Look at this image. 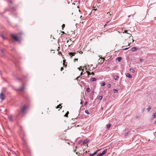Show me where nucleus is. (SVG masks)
<instances>
[{
  "label": "nucleus",
  "instance_id": "f257e3e1",
  "mask_svg": "<svg viewBox=\"0 0 156 156\" xmlns=\"http://www.w3.org/2000/svg\"><path fill=\"white\" fill-rule=\"evenodd\" d=\"M27 108V106L26 105H24L21 108V112L23 113H24Z\"/></svg>",
  "mask_w": 156,
  "mask_h": 156
},
{
  "label": "nucleus",
  "instance_id": "f03ea898",
  "mask_svg": "<svg viewBox=\"0 0 156 156\" xmlns=\"http://www.w3.org/2000/svg\"><path fill=\"white\" fill-rule=\"evenodd\" d=\"M11 36L15 41H18V38L16 36L12 34H11Z\"/></svg>",
  "mask_w": 156,
  "mask_h": 156
},
{
  "label": "nucleus",
  "instance_id": "7ed1b4c3",
  "mask_svg": "<svg viewBox=\"0 0 156 156\" xmlns=\"http://www.w3.org/2000/svg\"><path fill=\"white\" fill-rule=\"evenodd\" d=\"M70 41H67L66 43V45L68 46H70L71 44H72L73 41L71 40V39H69Z\"/></svg>",
  "mask_w": 156,
  "mask_h": 156
},
{
  "label": "nucleus",
  "instance_id": "20e7f679",
  "mask_svg": "<svg viewBox=\"0 0 156 156\" xmlns=\"http://www.w3.org/2000/svg\"><path fill=\"white\" fill-rule=\"evenodd\" d=\"M5 95L2 93H1L0 94V98L3 101L5 99Z\"/></svg>",
  "mask_w": 156,
  "mask_h": 156
},
{
  "label": "nucleus",
  "instance_id": "39448f33",
  "mask_svg": "<svg viewBox=\"0 0 156 156\" xmlns=\"http://www.w3.org/2000/svg\"><path fill=\"white\" fill-rule=\"evenodd\" d=\"M107 151H108L107 149H105L101 153V155L102 156H103V155H104V154H105L107 152Z\"/></svg>",
  "mask_w": 156,
  "mask_h": 156
},
{
  "label": "nucleus",
  "instance_id": "423d86ee",
  "mask_svg": "<svg viewBox=\"0 0 156 156\" xmlns=\"http://www.w3.org/2000/svg\"><path fill=\"white\" fill-rule=\"evenodd\" d=\"M76 54V53L75 52H70L69 53V54L71 57H72L73 56H74Z\"/></svg>",
  "mask_w": 156,
  "mask_h": 156
},
{
  "label": "nucleus",
  "instance_id": "0eeeda50",
  "mask_svg": "<svg viewBox=\"0 0 156 156\" xmlns=\"http://www.w3.org/2000/svg\"><path fill=\"white\" fill-rule=\"evenodd\" d=\"M86 72L87 73L88 76H89L90 74H92L93 75H94V73L93 72H92L91 73L90 72H89L88 71H87Z\"/></svg>",
  "mask_w": 156,
  "mask_h": 156
},
{
  "label": "nucleus",
  "instance_id": "6e6552de",
  "mask_svg": "<svg viewBox=\"0 0 156 156\" xmlns=\"http://www.w3.org/2000/svg\"><path fill=\"white\" fill-rule=\"evenodd\" d=\"M156 118V112L154 113L152 116V119H154Z\"/></svg>",
  "mask_w": 156,
  "mask_h": 156
},
{
  "label": "nucleus",
  "instance_id": "1a4fd4ad",
  "mask_svg": "<svg viewBox=\"0 0 156 156\" xmlns=\"http://www.w3.org/2000/svg\"><path fill=\"white\" fill-rule=\"evenodd\" d=\"M24 88V87L23 86L19 88V90L20 91H23Z\"/></svg>",
  "mask_w": 156,
  "mask_h": 156
},
{
  "label": "nucleus",
  "instance_id": "9d476101",
  "mask_svg": "<svg viewBox=\"0 0 156 156\" xmlns=\"http://www.w3.org/2000/svg\"><path fill=\"white\" fill-rule=\"evenodd\" d=\"M119 78V76H114V79L115 80H118Z\"/></svg>",
  "mask_w": 156,
  "mask_h": 156
},
{
  "label": "nucleus",
  "instance_id": "9b49d317",
  "mask_svg": "<svg viewBox=\"0 0 156 156\" xmlns=\"http://www.w3.org/2000/svg\"><path fill=\"white\" fill-rule=\"evenodd\" d=\"M123 44L125 45H126V46H127L126 45L127 44H128V45L129 46V43L128 42H127V41H125V43H124Z\"/></svg>",
  "mask_w": 156,
  "mask_h": 156
},
{
  "label": "nucleus",
  "instance_id": "f8f14e48",
  "mask_svg": "<svg viewBox=\"0 0 156 156\" xmlns=\"http://www.w3.org/2000/svg\"><path fill=\"white\" fill-rule=\"evenodd\" d=\"M122 59L121 57H119L116 58V60H118L119 62H120Z\"/></svg>",
  "mask_w": 156,
  "mask_h": 156
},
{
  "label": "nucleus",
  "instance_id": "ddd939ff",
  "mask_svg": "<svg viewBox=\"0 0 156 156\" xmlns=\"http://www.w3.org/2000/svg\"><path fill=\"white\" fill-rule=\"evenodd\" d=\"M151 106H149L148 108L147 109V110L148 112H149L151 110Z\"/></svg>",
  "mask_w": 156,
  "mask_h": 156
},
{
  "label": "nucleus",
  "instance_id": "4468645a",
  "mask_svg": "<svg viewBox=\"0 0 156 156\" xmlns=\"http://www.w3.org/2000/svg\"><path fill=\"white\" fill-rule=\"evenodd\" d=\"M130 35V36L129 37V39H132V42H133V41H134V40H133V37L132 36L131 37V34H129Z\"/></svg>",
  "mask_w": 156,
  "mask_h": 156
},
{
  "label": "nucleus",
  "instance_id": "2eb2a0df",
  "mask_svg": "<svg viewBox=\"0 0 156 156\" xmlns=\"http://www.w3.org/2000/svg\"><path fill=\"white\" fill-rule=\"evenodd\" d=\"M62 108V106L61 105V104H60L59 105H58L56 107V108H60L61 109Z\"/></svg>",
  "mask_w": 156,
  "mask_h": 156
},
{
  "label": "nucleus",
  "instance_id": "dca6fc26",
  "mask_svg": "<svg viewBox=\"0 0 156 156\" xmlns=\"http://www.w3.org/2000/svg\"><path fill=\"white\" fill-rule=\"evenodd\" d=\"M126 76L129 78L132 77V76L129 73H127L126 74Z\"/></svg>",
  "mask_w": 156,
  "mask_h": 156
},
{
  "label": "nucleus",
  "instance_id": "f3484780",
  "mask_svg": "<svg viewBox=\"0 0 156 156\" xmlns=\"http://www.w3.org/2000/svg\"><path fill=\"white\" fill-rule=\"evenodd\" d=\"M96 79L95 78H93L90 79V80L92 82L96 81Z\"/></svg>",
  "mask_w": 156,
  "mask_h": 156
},
{
  "label": "nucleus",
  "instance_id": "a211bd4d",
  "mask_svg": "<svg viewBox=\"0 0 156 156\" xmlns=\"http://www.w3.org/2000/svg\"><path fill=\"white\" fill-rule=\"evenodd\" d=\"M136 50V47H133L131 48V50L133 51H135Z\"/></svg>",
  "mask_w": 156,
  "mask_h": 156
},
{
  "label": "nucleus",
  "instance_id": "6ab92c4d",
  "mask_svg": "<svg viewBox=\"0 0 156 156\" xmlns=\"http://www.w3.org/2000/svg\"><path fill=\"white\" fill-rule=\"evenodd\" d=\"M88 142V140H85L83 142V144L84 145H85L86 144H87Z\"/></svg>",
  "mask_w": 156,
  "mask_h": 156
},
{
  "label": "nucleus",
  "instance_id": "aec40b11",
  "mask_svg": "<svg viewBox=\"0 0 156 156\" xmlns=\"http://www.w3.org/2000/svg\"><path fill=\"white\" fill-rule=\"evenodd\" d=\"M111 124H108L107 126V128L108 129L111 127Z\"/></svg>",
  "mask_w": 156,
  "mask_h": 156
},
{
  "label": "nucleus",
  "instance_id": "412c9836",
  "mask_svg": "<svg viewBox=\"0 0 156 156\" xmlns=\"http://www.w3.org/2000/svg\"><path fill=\"white\" fill-rule=\"evenodd\" d=\"M9 119L10 121H12V117L11 116H9Z\"/></svg>",
  "mask_w": 156,
  "mask_h": 156
},
{
  "label": "nucleus",
  "instance_id": "4be33fe9",
  "mask_svg": "<svg viewBox=\"0 0 156 156\" xmlns=\"http://www.w3.org/2000/svg\"><path fill=\"white\" fill-rule=\"evenodd\" d=\"M69 113V112L67 111V112L64 115V116L66 117H68Z\"/></svg>",
  "mask_w": 156,
  "mask_h": 156
},
{
  "label": "nucleus",
  "instance_id": "5701e85b",
  "mask_svg": "<svg viewBox=\"0 0 156 156\" xmlns=\"http://www.w3.org/2000/svg\"><path fill=\"white\" fill-rule=\"evenodd\" d=\"M82 67L80 66V67L78 68V69H79V70H80L81 69L82 70V71H83L84 69H82Z\"/></svg>",
  "mask_w": 156,
  "mask_h": 156
},
{
  "label": "nucleus",
  "instance_id": "b1692460",
  "mask_svg": "<svg viewBox=\"0 0 156 156\" xmlns=\"http://www.w3.org/2000/svg\"><path fill=\"white\" fill-rule=\"evenodd\" d=\"M113 91L114 93H117L118 92V90L115 89H114L113 90Z\"/></svg>",
  "mask_w": 156,
  "mask_h": 156
},
{
  "label": "nucleus",
  "instance_id": "393cba45",
  "mask_svg": "<svg viewBox=\"0 0 156 156\" xmlns=\"http://www.w3.org/2000/svg\"><path fill=\"white\" fill-rule=\"evenodd\" d=\"M86 90L88 92H89L90 91V89L88 87V88H87L86 89Z\"/></svg>",
  "mask_w": 156,
  "mask_h": 156
},
{
  "label": "nucleus",
  "instance_id": "a878e982",
  "mask_svg": "<svg viewBox=\"0 0 156 156\" xmlns=\"http://www.w3.org/2000/svg\"><path fill=\"white\" fill-rule=\"evenodd\" d=\"M130 71L133 73H134V70H133V69H130Z\"/></svg>",
  "mask_w": 156,
  "mask_h": 156
},
{
  "label": "nucleus",
  "instance_id": "bb28decb",
  "mask_svg": "<svg viewBox=\"0 0 156 156\" xmlns=\"http://www.w3.org/2000/svg\"><path fill=\"white\" fill-rule=\"evenodd\" d=\"M107 14H108L110 16H111L112 14V12H108L107 13Z\"/></svg>",
  "mask_w": 156,
  "mask_h": 156
},
{
  "label": "nucleus",
  "instance_id": "cd10ccee",
  "mask_svg": "<svg viewBox=\"0 0 156 156\" xmlns=\"http://www.w3.org/2000/svg\"><path fill=\"white\" fill-rule=\"evenodd\" d=\"M102 98H103V97H102V96H100L98 98H99V99H100V100H101V99H102Z\"/></svg>",
  "mask_w": 156,
  "mask_h": 156
},
{
  "label": "nucleus",
  "instance_id": "c85d7f7f",
  "mask_svg": "<svg viewBox=\"0 0 156 156\" xmlns=\"http://www.w3.org/2000/svg\"><path fill=\"white\" fill-rule=\"evenodd\" d=\"M85 112L87 114H89V113L88 111V110H86L85 111Z\"/></svg>",
  "mask_w": 156,
  "mask_h": 156
},
{
  "label": "nucleus",
  "instance_id": "c756f323",
  "mask_svg": "<svg viewBox=\"0 0 156 156\" xmlns=\"http://www.w3.org/2000/svg\"><path fill=\"white\" fill-rule=\"evenodd\" d=\"M65 27V24H63L62 26V29L63 30L64 28Z\"/></svg>",
  "mask_w": 156,
  "mask_h": 156
},
{
  "label": "nucleus",
  "instance_id": "7c9ffc66",
  "mask_svg": "<svg viewBox=\"0 0 156 156\" xmlns=\"http://www.w3.org/2000/svg\"><path fill=\"white\" fill-rule=\"evenodd\" d=\"M105 85V83H101V85L102 86H104Z\"/></svg>",
  "mask_w": 156,
  "mask_h": 156
},
{
  "label": "nucleus",
  "instance_id": "2f4dec72",
  "mask_svg": "<svg viewBox=\"0 0 156 156\" xmlns=\"http://www.w3.org/2000/svg\"><path fill=\"white\" fill-rule=\"evenodd\" d=\"M127 32H128V31L127 30H126L124 31V32H123V33H126V34H128V33H127Z\"/></svg>",
  "mask_w": 156,
  "mask_h": 156
},
{
  "label": "nucleus",
  "instance_id": "473e14b6",
  "mask_svg": "<svg viewBox=\"0 0 156 156\" xmlns=\"http://www.w3.org/2000/svg\"><path fill=\"white\" fill-rule=\"evenodd\" d=\"M97 156H102L101 154H97Z\"/></svg>",
  "mask_w": 156,
  "mask_h": 156
},
{
  "label": "nucleus",
  "instance_id": "72a5a7b5",
  "mask_svg": "<svg viewBox=\"0 0 156 156\" xmlns=\"http://www.w3.org/2000/svg\"><path fill=\"white\" fill-rule=\"evenodd\" d=\"M98 151H96L95 152L94 154V155L96 154L97 152H98Z\"/></svg>",
  "mask_w": 156,
  "mask_h": 156
},
{
  "label": "nucleus",
  "instance_id": "f704fd0d",
  "mask_svg": "<svg viewBox=\"0 0 156 156\" xmlns=\"http://www.w3.org/2000/svg\"><path fill=\"white\" fill-rule=\"evenodd\" d=\"M128 135V132H127L125 133V136H127Z\"/></svg>",
  "mask_w": 156,
  "mask_h": 156
},
{
  "label": "nucleus",
  "instance_id": "c9c22d12",
  "mask_svg": "<svg viewBox=\"0 0 156 156\" xmlns=\"http://www.w3.org/2000/svg\"><path fill=\"white\" fill-rule=\"evenodd\" d=\"M111 86V85L110 84H108L107 85L108 87H109V88Z\"/></svg>",
  "mask_w": 156,
  "mask_h": 156
},
{
  "label": "nucleus",
  "instance_id": "e433bc0d",
  "mask_svg": "<svg viewBox=\"0 0 156 156\" xmlns=\"http://www.w3.org/2000/svg\"><path fill=\"white\" fill-rule=\"evenodd\" d=\"M140 62H142L143 61V59L141 58H140Z\"/></svg>",
  "mask_w": 156,
  "mask_h": 156
},
{
  "label": "nucleus",
  "instance_id": "4c0bfd02",
  "mask_svg": "<svg viewBox=\"0 0 156 156\" xmlns=\"http://www.w3.org/2000/svg\"><path fill=\"white\" fill-rule=\"evenodd\" d=\"M64 69V68L63 67H62L61 68L60 70L61 71H62V70Z\"/></svg>",
  "mask_w": 156,
  "mask_h": 156
},
{
  "label": "nucleus",
  "instance_id": "58836bf2",
  "mask_svg": "<svg viewBox=\"0 0 156 156\" xmlns=\"http://www.w3.org/2000/svg\"><path fill=\"white\" fill-rule=\"evenodd\" d=\"M80 77V76H78V77H77V78H76V80H79V78Z\"/></svg>",
  "mask_w": 156,
  "mask_h": 156
},
{
  "label": "nucleus",
  "instance_id": "ea45409f",
  "mask_svg": "<svg viewBox=\"0 0 156 156\" xmlns=\"http://www.w3.org/2000/svg\"><path fill=\"white\" fill-rule=\"evenodd\" d=\"M94 155V154L93 153L92 154H91L90 155V156H93Z\"/></svg>",
  "mask_w": 156,
  "mask_h": 156
},
{
  "label": "nucleus",
  "instance_id": "a19ab883",
  "mask_svg": "<svg viewBox=\"0 0 156 156\" xmlns=\"http://www.w3.org/2000/svg\"><path fill=\"white\" fill-rule=\"evenodd\" d=\"M74 62H75L76 61H78V58H75L74 59Z\"/></svg>",
  "mask_w": 156,
  "mask_h": 156
},
{
  "label": "nucleus",
  "instance_id": "79ce46f5",
  "mask_svg": "<svg viewBox=\"0 0 156 156\" xmlns=\"http://www.w3.org/2000/svg\"><path fill=\"white\" fill-rule=\"evenodd\" d=\"M87 103V101H86L84 103V105H86Z\"/></svg>",
  "mask_w": 156,
  "mask_h": 156
},
{
  "label": "nucleus",
  "instance_id": "37998d69",
  "mask_svg": "<svg viewBox=\"0 0 156 156\" xmlns=\"http://www.w3.org/2000/svg\"><path fill=\"white\" fill-rule=\"evenodd\" d=\"M109 21H108L107 22V23H107L105 25L104 27H105L107 25V24L108 23H109Z\"/></svg>",
  "mask_w": 156,
  "mask_h": 156
},
{
  "label": "nucleus",
  "instance_id": "c03bdc74",
  "mask_svg": "<svg viewBox=\"0 0 156 156\" xmlns=\"http://www.w3.org/2000/svg\"><path fill=\"white\" fill-rule=\"evenodd\" d=\"M77 148V147L76 146V149H75V150H74V152H75L76 151V149Z\"/></svg>",
  "mask_w": 156,
  "mask_h": 156
},
{
  "label": "nucleus",
  "instance_id": "a18cd8bd",
  "mask_svg": "<svg viewBox=\"0 0 156 156\" xmlns=\"http://www.w3.org/2000/svg\"><path fill=\"white\" fill-rule=\"evenodd\" d=\"M83 71H82L80 73V76L82 75L83 74Z\"/></svg>",
  "mask_w": 156,
  "mask_h": 156
},
{
  "label": "nucleus",
  "instance_id": "49530a36",
  "mask_svg": "<svg viewBox=\"0 0 156 156\" xmlns=\"http://www.w3.org/2000/svg\"><path fill=\"white\" fill-rule=\"evenodd\" d=\"M65 60H63V65H64V62H65Z\"/></svg>",
  "mask_w": 156,
  "mask_h": 156
},
{
  "label": "nucleus",
  "instance_id": "de8ad7c7",
  "mask_svg": "<svg viewBox=\"0 0 156 156\" xmlns=\"http://www.w3.org/2000/svg\"><path fill=\"white\" fill-rule=\"evenodd\" d=\"M76 154H78V155H79V154H78V153L77 152H76Z\"/></svg>",
  "mask_w": 156,
  "mask_h": 156
},
{
  "label": "nucleus",
  "instance_id": "09e8293b",
  "mask_svg": "<svg viewBox=\"0 0 156 156\" xmlns=\"http://www.w3.org/2000/svg\"><path fill=\"white\" fill-rule=\"evenodd\" d=\"M154 124H156V121H155L154 122Z\"/></svg>",
  "mask_w": 156,
  "mask_h": 156
},
{
  "label": "nucleus",
  "instance_id": "8fccbe9b",
  "mask_svg": "<svg viewBox=\"0 0 156 156\" xmlns=\"http://www.w3.org/2000/svg\"><path fill=\"white\" fill-rule=\"evenodd\" d=\"M1 51L2 53H3V50H1Z\"/></svg>",
  "mask_w": 156,
  "mask_h": 156
},
{
  "label": "nucleus",
  "instance_id": "3c124183",
  "mask_svg": "<svg viewBox=\"0 0 156 156\" xmlns=\"http://www.w3.org/2000/svg\"><path fill=\"white\" fill-rule=\"evenodd\" d=\"M128 48H126L124 49H125V50H126V49H127Z\"/></svg>",
  "mask_w": 156,
  "mask_h": 156
},
{
  "label": "nucleus",
  "instance_id": "603ef678",
  "mask_svg": "<svg viewBox=\"0 0 156 156\" xmlns=\"http://www.w3.org/2000/svg\"><path fill=\"white\" fill-rule=\"evenodd\" d=\"M62 33L63 34H64V33H65L64 32V31L62 32Z\"/></svg>",
  "mask_w": 156,
  "mask_h": 156
}]
</instances>
